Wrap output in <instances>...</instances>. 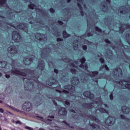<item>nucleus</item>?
<instances>
[{"label":"nucleus","mask_w":130,"mask_h":130,"mask_svg":"<svg viewBox=\"0 0 130 130\" xmlns=\"http://www.w3.org/2000/svg\"><path fill=\"white\" fill-rule=\"evenodd\" d=\"M28 60H29V61H30V62H33V61L34 60V57H28V56L25 57L24 58V62L25 66H29L30 64V63H29V61H28Z\"/></svg>","instance_id":"9b49d317"},{"label":"nucleus","mask_w":130,"mask_h":130,"mask_svg":"<svg viewBox=\"0 0 130 130\" xmlns=\"http://www.w3.org/2000/svg\"><path fill=\"white\" fill-rule=\"evenodd\" d=\"M80 61L82 64H84V63L86 62V58L82 57L81 59H80Z\"/></svg>","instance_id":"f704fd0d"},{"label":"nucleus","mask_w":130,"mask_h":130,"mask_svg":"<svg viewBox=\"0 0 130 130\" xmlns=\"http://www.w3.org/2000/svg\"><path fill=\"white\" fill-rule=\"evenodd\" d=\"M125 88L126 89H128V90H130V84L129 83H126L124 85Z\"/></svg>","instance_id":"37998d69"},{"label":"nucleus","mask_w":130,"mask_h":130,"mask_svg":"<svg viewBox=\"0 0 130 130\" xmlns=\"http://www.w3.org/2000/svg\"><path fill=\"white\" fill-rule=\"evenodd\" d=\"M52 102L55 106H57V103L54 100H52Z\"/></svg>","instance_id":"e2e57ef3"},{"label":"nucleus","mask_w":130,"mask_h":130,"mask_svg":"<svg viewBox=\"0 0 130 130\" xmlns=\"http://www.w3.org/2000/svg\"><path fill=\"white\" fill-rule=\"evenodd\" d=\"M36 6L34 4H30L28 5V8L30 10H34V8H35Z\"/></svg>","instance_id":"2f4dec72"},{"label":"nucleus","mask_w":130,"mask_h":130,"mask_svg":"<svg viewBox=\"0 0 130 130\" xmlns=\"http://www.w3.org/2000/svg\"><path fill=\"white\" fill-rule=\"evenodd\" d=\"M8 66V62L6 61H0V69H6Z\"/></svg>","instance_id":"a211bd4d"},{"label":"nucleus","mask_w":130,"mask_h":130,"mask_svg":"<svg viewBox=\"0 0 130 130\" xmlns=\"http://www.w3.org/2000/svg\"><path fill=\"white\" fill-rule=\"evenodd\" d=\"M8 52L11 55H17L19 54L18 48H17V46H15L14 45L10 46L9 47H8Z\"/></svg>","instance_id":"7ed1b4c3"},{"label":"nucleus","mask_w":130,"mask_h":130,"mask_svg":"<svg viewBox=\"0 0 130 130\" xmlns=\"http://www.w3.org/2000/svg\"><path fill=\"white\" fill-rule=\"evenodd\" d=\"M92 75L89 74L90 77H91V76H92V77H95V76H97V75H98V74H99V72L97 71H94L92 72Z\"/></svg>","instance_id":"cd10ccee"},{"label":"nucleus","mask_w":130,"mask_h":130,"mask_svg":"<svg viewBox=\"0 0 130 130\" xmlns=\"http://www.w3.org/2000/svg\"><path fill=\"white\" fill-rule=\"evenodd\" d=\"M115 43L116 44H118L120 46H122V45H123V44H122L121 40H119L118 41L116 42Z\"/></svg>","instance_id":"4c0bfd02"},{"label":"nucleus","mask_w":130,"mask_h":130,"mask_svg":"<svg viewBox=\"0 0 130 130\" xmlns=\"http://www.w3.org/2000/svg\"><path fill=\"white\" fill-rule=\"evenodd\" d=\"M70 67H73V68H77V66H76L74 63L73 62H71V63H70Z\"/></svg>","instance_id":"09e8293b"},{"label":"nucleus","mask_w":130,"mask_h":130,"mask_svg":"<svg viewBox=\"0 0 130 130\" xmlns=\"http://www.w3.org/2000/svg\"><path fill=\"white\" fill-rule=\"evenodd\" d=\"M127 108H128L126 106H122L121 107L122 111H123V112L124 114H127L128 113H129V112H128V111L126 112Z\"/></svg>","instance_id":"5701e85b"},{"label":"nucleus","mask_w":130,"mask_h":130,"mask_svg":"<svg viewBox=\"0 0 130 130\" xmlns=\"http://www.w3.org/2000/svg\"><path fill=\"white\" fill-rule=\"evenodd\" d=\"M125 26H126V28H130V24H126Z\"/></svg>","instance_id":"774afa93"},{"label":"nucleus","mask_w":130,"mask_h":130,"mask_svg":"<svg viewBox=\"0 0 130 130\" xmlns=\"http://www.w3.org/2000/svg\"><path fill=\"white\" fill-rule=\"evenodd\" d=\"M63 38L65 39L71 37V35L69 34L66 30H63L62 31Z\"/></svg>","instance_id":"4be33fe9"},{"label":"nucleus","mask_w":130,"mask_h":130,"mask_svg":"<svg viewBox=\"0 0 130 130\" xmlns=\"http://www.w3.org/2000/svg\"><path fill=\"white\" fill-rule=\"evenodd\" d=\"M58 88H59V89H60V85H59V87L58 86H56L55 87H53L51 88V89H52V90H55V89H58Z\"/></svg>","instance_id":"bf43d9fd"},{"label":"nucleus","mask_w":130,"mask_h":130,"mask_svg":"<svg viewBox=\"0 0 130 130\" xmlns=\"http://www.w3.org/2000/svg\"><path fill=\"white\" fill-rule=\"evenodd\" d=\"M53 72L55 73V74H58V70L57 69H54Z\"/></svg>","instance_id":"69168bd1"},{"label":"nucleus","mask_w":130,"mask_h":130,"mask_svg":"<svg viewBox=\"0 0 130 130\" xmlns=\"http://www.w3.org/2000/svg\"><path fill=\"white\" fill-rule=\"evenodd\" d=\"M55 91H56V92H58V93H64L65 94H69L70 93L69 90H67L66 89H63L61 91L59 89H55Z\"/></svg>","instance_id":"b1692460"},{"label":"nucleus","mask_w":130,"mask_h":130,"mask_svg":"<svg viewBox=\"0 0 130 130\" xmlns=\"http://www.w3.org/2000/svg\"><path fill=\"white\" fill-rule=\"evenodd\" d=\"M23 72H27L28 74L29 75H34L32 76V79H35L37 81L39 79V75H38V71L35 70H31V69H24L22 70Z\"/></svg>","instance_id":"f03ea898"},{"label":"nucleus","mask_w":130,"mask_h":130,"mask_svg":"<svg viewBox=\"0 0 130 130\" xmlns=\"http://www.w3.org/2000/svg\"><path fill=\"white\" fill-rule=\"evenodd\" d=\"M69 91H70V92H75V91H76V87L71 85Z\"/></svg>","instance_id":"7c9ffc66"},{"label":"nucleus","mask_w":130,"mask_h":130,"mask_svg":"<svg viewBox=\"0 0 130 130\" xmlns=\"http://www.w3.org/2000/svg\"><path fill=\"white\" fill-rule=\"evenodd\" d=\"M17 28L20 30H23L25 32H28V26H27V23L22 22L20 23L17 25Z\"/></svg>","instance_id":"1a4fd4ad"},{"label":"nucleus","mask_w":130,"mask_h":130,"mask_svg":"<svg viewBox=\"0 0 130 130\" xmlns=\"http://www.w3.org/2000/svg\"><path fill=\"white\" fill-rule=\"evenodd\" d=\"M11 74L13 75H18L19 76H22V77H27V73L23 72L17 68H14V70L12 69L11 70Z\"/></svg>","instance_id":"423d86ee"},{"label":"nucleus","mask_w":130,"mask_h":130,"mask_svg":"<svg viewBox=\"0 0 130 130\" xmlns=\"http://www.w3.org/2000/svg\"><path fill=\"white\" fill-rule=\"evenodd\" d=\"M98 101H95V104H98V103H100V104H102L103 103V102L102 101V100H101V98H99L98 99Z\"/></svg>","instance_id":"e433bc0d"},{"label":"nucleus","mask_w":130,"mask_h":130,"mask_svg":"<svg viewBox=\"0 0 130 130\" xmlns=\"http://www.w3.org/2000/svg\"><path fill=\"white\" fill-rule=\"evenodd\" d=\"M105 41L106 43H108V44H110L111 43V42H110L108 39H105Z\"/></svg>","instance_id":"603ef678"},{"label":"nucleus","mask_w":130,"mask_h":130,"mask_svg":"<svg viewBox=\"0 0 130 130\" xmlns=\"http://www.w3.org/2000/svg\"><path fill=\"white\" fill-rule=\"evenodd\" d=\"M73 80H71V84H72V85H74V86H76V85H77V83L76 82H73L74 81H75V82H79V78H78V77L74 76L73 77Z\"/></svg>","instance_id":"412c9836"},{"label":"nucleus","mask_w":130,"mask_h":130,"mask_svg":"<svg viewBox=\"0 0 130 130\" xmlns=\"http://www.w3.org/2000/svg\"><path fill=\"white\" fill-rule=\"evenodd\" d=\"M126 38H127V42L130 45V34L128 33L126 34Z\"/></svg>","instance_id":"c85d7f7f"},{"label":"nucleus","mask_w":130,"mask_h":130,"mask_svg":"<svg viewBox=\"0 0 130 130\" xmlns=\"http://www.w3.org/2000/svg\"><path fill=\"white\" fill-rule=\"evenodd\" d=\"M95 31H96V32H99L100 33H101V32H102V29L100 28L98 26H95Z\"/></svg>","instance_id":"58836bf2"},{"label":"nucleus","mask_w":130,"mask_h":130,"mask_svg":"<svg viewBox=\"0 0 130 130\" xmlns=\"http://www.w3.org/2000/svg\"><path fill=\"white\" fill-rule=\"evenodd\" d=\"M59 114H60V115H62V116H66L68 114V111L66 109V108L61 107L59 109Z\"/></svg>","instance_id":"4468645a"},{"label":"nucleus","mask_w":130,"mask_h":130,"mask_svg":"<svg viewBox=\"0 0 130 130\" xmlns=\"http://www.w3.org/2000/svg\"><path fill=\"white\" fill-rule=\"evenodd\" d=\"M51 14H54L55 13V10L53 8L49 9Z\"/></svg>","instance_id":"c03bdc74"},{"label":"nucleus","mask_w":130,"mask_h":130,"mask_svg":"<svg viewBox=\"0 0 130 130\" xmlns=\"http://www.w3.org/2000/svg\"><path fill=\"white\" fill-rule=\"evenodd\" d=\"M71 87V84H67L63 86V88L66 89V90H68L70 91V87Z\"/></svg>","instance_id":"c9c22d12"},{"label":"nucleus","mask_w":130,"mask_h":130,"mask_svg":"<svg viewBox=\"0 0 130 130\" xmlns=\"http://www.w3.org/2000/svg\"><path fill=\"white\" fill-rule=\"evenodd\" d=\"M37 118L39 119V120H41V121H43V120H44V118L41 116H37Z\"/></svg>","instance_id":"79ce46f5"},{"label":"nucleus","mask_w":130,"mask_h":130,"mask_svg":"<svg viewBox=\"0 0 130 130\" xmlns=\"http://www.w3.org/2000/svg\"><path fill=\"white\" fill-rule=\"evenodd\" d=\"M99 110L101 112H102L103 113H108V112L106 111V110L103 108H100Z\"/></svg>","instance_id":"473e14b6"},{"label":"nucleus","mask_w":130,"mask_h":130,"mask_svg":"<svg viewBox=\"0 0 130 130\" xmlns=\"http://www.w3.org/2000/svg\"><path fill=\"white\" fill-rule=\"evenodd\" d=\"M61 41H63V39H61L60 38H57V42H60Z\"/></svg>","instance_id":"6e6d98bb"},{"label":"nucleus","mask_w":130,"mask_h":130,"mask_svg":"<svg viewBox=\"0 0 130 130\" xmlns=\"http://www.w3.org/2000/svg\"><path fill=\"white\" fill-rule=\"evenodd\" d=\"M15 123L16 124H22V123L21 122V121L20 120H17L15 122Z\"/></svg>","instance_id":"680f3d73"},{"label":"nucleus","mask_w":130,"mask_h":130,"mask_svg":"<svg viewBox=\"0 0 130 130\" xmlns=\"http://www.w3.org/2000/svg\"><path fill=\"white\" fill-rule=\"evenodd\" d=\"M83 96L91 100H93L95 98V95H94V94L92 93V92L89 91H84L83 92Z\"/></svg>","instance_id":"9d476101"},{"label":"nucleus","mask_w":130,"mask_h":130,"mask_svg":"<svg viewBox=\"0 0 130 130\" xmlns=\"http://www.w3.org/2000/svg\"><path fill=\"white\" fill-rule=\"evenodd\" d=\"M113 93L112 92H111L110 94V99L111 100H113Z\"/></svg>","instance_id":"5fc2aeb1"},{"label":"nucleus","mask_w":130,"mask_h":130,"mask_svg":"<svg viewBox=\"0 0 130 130\" xmlns=\"http://www.w3.org/2000/svg\"><path fill=\"white\" fill-rule=\"evenodd\" d=\"M123 82H124V83H129V81H127V80H122L121 81H117L116 82V84H118V85H120L121 84H123Z\"/></svg>","instance_id":"c756f323"},{"label":"nucleus","mask_w":130,"mask_h":130,"mask_svg":"<svg viewBox=\"0 0 130 130\" xmlns=\"http://www.w3.org/2000/svg\"><path fill=\"white\" fill-rule=\"evenodd\" d=\"M7 0H0V6H2V7H4L5 8H9V6L8 4H7Z\"/></svg>","instance_id":"6ab92c4d"},{"label":"nucleus","mask_w":130,"mask_h":130,"mask_svg":"<svg viewBox=\"0 0 130 130\" xmlns=\"http://www.w3.org/2000/svg\"><path fill=\"white\" fill-rule=\"evenodd\" d=\"M70 71L72 72V74H76L77 73V70L75 69H73V68H71L70 69Z\"/></svg>","instance_id":"a19ab883"},{"label":"nucleus","mask_w":130,"mask_h":130,"mask_svg":"<svg viewBox=\"0 0 130 130\" xmlns=\"http://www.w3.org/2000/svg\"><path fill=\"white\" fill-rule=\"evenodd\" d=\"M77 7L79 8V10H80V14L82 16V17H84V11H83V7H82V5L80 4V3H77Z\"/></svg>","instance_id":"aec40b11"},{"label":"nucleus","mask_w":130,"mask_h":130,"mask_svg":"<svg viewBox=\"0 0 130 130\" xmlns=\"http://www.w3.org/2000/svg\"><path fill=\"white\" fill-rule=\"evenodd\" d=\"M105 123L107 126H111L115 123V119L112 116H109L105 119Z\"/></svg>","instance_id":"20e7f679"},{"label":"nucleus","mask_w":130,"mask_h":130,"mask_svg":"<svg viewBox=\"0 0 130 130\" xmlns=\"http://www.w3.org/2000/svg\"><path fill=\"white\" fill-rule=\"evenodd\" d=\"M35 36L38 40L40 41H45L47 39V37L45 36V35L44 34H41L40 32H37L35 35Z\"/></svg>","instance_id":"0eeeda50"},{"label":"nucleus","mask_w":130,"mask_h":130,"mask_svg":"<svg viewBox=\"0 0 130 130\" xmlns=\"http://www.w3.org/2000/svg\"><path fill=\"white\" fill-rule=\"evenodd\" d=\"M32 104L29 102H26L22 105V109L24 111H27V112H29V111H31V110H32Z\"/></svg>","instance_id":"39448f33"},{"label":"nucleus","mask_w":130,"mask_h":130,"mask_svg":"<svg viewBox=\"0 0 130 130\" xmlns=\"http://www.w3.org/2000/svg\"><path fill=\"white\" fill-rule=\"evenodd\" d=\"M119 30L120 31V32H121V33H123V32H124V30H125L124 29V28L122 27H119Z\"/></svg>","instance_id":"8fccbe9b"},{"label":"nucleus","mask_w":130,"mask_h":130,"mask_svg":"<svg viewBox=\"0 0 130 130\" xmlns=\"http://www.w3.org/2000/svg\"><path fill=\"white\" fill-rule=\"evenodd\" d=\"M90 126H91V127H92V128H93V129H95V128H97V127H99V125H98L94 123L90 124Z\"/></svg>","instance_id":"bb28decb"},{"label":"nucleus","mask_w":130,"mask_h":130,"mask_svg":"<svg viewBox=\"0 0 130 130\" xmlns=\"http://www.w3.org/2000/svg\"><path fill=\"white\" fill-rule=\"evenodd\" d=\"M100 61L102 63H105V60L103 58H100Z\"/></svg>","instance_id":"49530a36"},{"label":"nucleus","mask_w":130,"mask_h":130,"mask_svg":"<svg viewBox=\"0 0 130 130\" xmlns=\"http://www.w3.org/2000/svg\"><path fill=\"white\" fill-rule=\"evenodd\" d=\"M115 72H117L118 73V75H122V70L120 68H116L114 69Z\"/></svg>","instance_id":"393cba45"},{"label":"nucleus","mask_w":130,"mask_h":130,"mask_svg":"<svg viewBox=\"0 0 130 130\" xmlns=\"http://www.w3.org/2000/svg\"><path fill=\"white\" fill-rule=\"evenodd\" d=\"M24 128H25L26 129H28V130H33L32 128H31V127H29L28 126H25Z\"/></svg>","instance_id":"4d7b16f0"},{"label":"nucleus","mask_w":130,"mask_h":130,"mask_svg":"<svg viewBox=\"0 0 130 130\" xmlns=\"http://www.w3.org/2000/svg\"><path fill=\"white\" fill-rule=\"evenodd\" d=\"M62 123H64V124H65V125H67V126H70V124L67 122L65 120L62 121Z\"/></svg>","instance_id":"de8ad7c7"},{"label":"nucleus","mask_w":130,"mask_h":130,"mask_svg":"<svg viewBox=\"0 0 130 130\" xmlns=\"http://www.w3.org/2000/svg\"><path fill=\"white\" fill-rule=\"evenodd\" d=\"M80 68H81L82 69H84L85 68V66L83 64H81L79 65Z\"/></svg>","instance_id":"338daca9"},{"label":"nucleus","mask_w":130,"mask_h":130,"mask_svg":"<svg viewBox=\"0 0 130 130\" xmlns=\"http://www.w3.org/2000/svg\"><path fill=\"white\" fill-rule=\"evenodd\" d=\"M87 45H83L82 46V49H83V50H85V51L87 50Z\"/></svg>","instance_id":"864d4df0"},{"label":"nucleus","mask_w":130,"mask_h":130,"mask_svg":"<svg viewBox=\"0 0 130 130\" xmlns=\"http://www.w3.org/2000/svg\"><path fill=\"white\" fill-rule=\"evenodd\" d=\"M12 40L15 42H22L23 41V38L20 33L16 30L13 31L12 33Z\"/></svg>","instance_id":"f257e3e1"},{"label":"nucleus","mask_w":130,"mask_h":130,"mask_svg":"<svg viewBox=\"0 0 130 130\" xmlns=\"http://www.w3.org/2000/svg\"><path fill=\"white\" fill-rule=\"evenodd\" d=\"M87 37H92V36H93V34H92L91 32H88L87 34Z\"/></svg>","instance_id":"13d9d810"},{"label":"nucleus","mask_w":130,"mask_h":130,"mask_svg":"<svg viewBox=\"0 0 130 130\" xmlns=\"http://www.w3.org/2000/svg\"><path fill=\"white\" fill-rule=\"evenodd\" d=\"M58 23L59 24V25H63V22L61 20H58Z\"/></svg>","instance_id":"052dcab7"},{"label":"nucleus","mask_w":130,"mask_h":130,"mask_svg":"<svg viewBox=\"0 0 130 130\" xmlns=\"http://www.w3.org/2000/svg\"><path fill=\"white\" fill-rule=\"evenodd\" d=\"M120 117L122 119H126V117H125V116H124V115H122V114L120 115Z\"/></svg>","instance_id":"3c124183"},{"label":"nucleus","mask_w":130,"mask_h":130,"mask_svg":"<svg viewBox=\"0 0 130 130\" xmlns=\"http://www.w3.org/2000/svg\"><path fill=\"white\" fill-rule=\"evenodd\" d=\"M88 117L90 118V119H91V120H93V121H95V122H97V123H101V121L99 120V119L97 118L96 116L93 115H89Z\"/></svg>","instance_id":"dca6fc26"},{"label":"nucleus","mask_w":130,"mask_h":130,"mask_svg":"<svg viewBox=\"0 0 130 130\" xmlns=\"http://www.w3.org/2000/svg\"><path fill=\"white\" fill-rule=\"evenodd\" d=\"M42 96L43 95L41 94L40 92H39V93L37 94V98L40 102H37L36 103V105H37V106H39V105H41V103H42V99H41L42 98Z\"/></svg>","instance_id":"2eb2a0df"},{"label":"nucleus","mask_w":130,"mask_h":130,"mask_svg":"<svg viewBox=\"0 0 130 130\" xmlns=\"http://www.w3.org/2000/svg\"><path fill=\"white\" fill-rule=\"evenodd\" d=\"M78 41L77 40H75L74 41V42L73 43V47L74 48H78V46H79L78 45V44H76V43H77Z\"/></svg>","instance_id":"ea45409f"},{"label":"nucleus","mask_w":130,"mask_h":130,"mask_svg":"<svg viewBox=\"0 0 130 130\" xmlns=\"http://www.w3.org/2000/svg\"><path fill=\"white\" fill-rule=\"evenodd\" d=\"M27 85L24 84V88L25 91H32L34 89V83L32 82H27Z\"/></svg>","instance_id":"6e6552de"},{"label":"nucleus","mask_w":130,"mask_h":130,"mask_svg":"<svg viewBox=\"0 0 130 130\" xmlns=\"http://www.w3.org/2000/svg\"><path fill=\"white\" fill-rule=\"evenodd\" d=\"M51 79L53 80V81H55V82H51L50 80H47L46 83L48 86H52V85H55V84H57V81L55 79H54V78L52 77Z\"/></svg>","instance_id":"f3484780"},{"label":"nucleus","mask_w":130,"mask_h":130,"mask_svg":"<svg viewBox=\"0 0 130 130\" xmlns=\"http://www.w3.org/2000/svg\"><path fill=\"white\" fill-rule=\"evenodd\" d=\"M102 69H105L106 71H109V67L108 66H107V64H106L102 65L100 67V70L101 71V70H102Z\"/></svg>","instance_id":"a878e982"},{"label":"nucleus","mask_w":130,"mask_h":130,"mask_svg":"<svg viewBox=\"0 0 130 130\" xmlns=\"http://www.w3.org/2000/svg\"><path fill=\"white\" fill-rule=\"evenodd\" d=\"M70 102L68 100H66L64 101V105H67V106H70Z\"/></svg>","instance_id":"a18cd8bd"},{"label":"nucleus","mask_w":130,"mask_h":130,"mask_svg":"<svg viewBox=\"0 0 130 130\" xmlns=\"http://www.w3.org/2000/svg\"><path fill=\"white\" fill-rule=\"evenodd\" d=\"M8 15H9L8 16V19L9 20H12V19H13V17H14V15H13V12H12V11H10V12H9Z\"/></svg>","instance_id":"72a5a7b5"},{"label":"nucleus","mask_w":130,"mask_h":130,"mask_svg":"<svg viewBox=\"0 0 130 130\" xmlns=\"http://www.w3.org/2000/svg\"><path fill=\"white\" fill-rule=\"evenodd\" d=\"M37 68L41 71H44V69H45V63L44 62V61L41 60L39 61Z\"/></svg>","instance_id":"ddd939ff"},{"label":"nucleus","mask_w":130,"mask_h":130,"mask_svg":"<svg viewBox=\"0 0 130 130\" xmlns=\"http://www.w3.org/2000/svg\"><path fill=\"white\" fill-rule=\"evenodd\" d=\"M5 77L7 79H10V78H11V76L9 74H6Z\"/></svg>","instance_id":"0e129e2a"},{"label":"nucleus","mask_w":130,"mask_h":130,"mask_svg":"<svg viewBox=\"0 0 130 130\" xmlns=\"http://www.w3.org/2000/svg\"><path fill=\"white\" fill-rule=\"evenodd\" d=\"M82 106L83 108H85V109H92L94 106H93V103H84L82 104Z\"/></svg>","instance_id":"f8f14e48"}]
</instances>
